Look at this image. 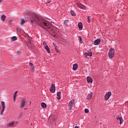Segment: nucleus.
<instances>
[{
    "instance_id": "f257e3e1",
    "label": "nucleus",
    "mask_w": 128,
    "mask_h": 128,
    "mask_svg": "<svg viewBox=\"0 0 128 128\" xmlns=\"http://www.w3.org/2000/svg\"><path fill=\"white\" fill-rule=\"evenodd\" d=\"M33 24H40V26H42L44 30H46L48 32H52V29L50 28V23L44 21L42 19V17L36 14L33 12Z\"/></svg>"
},
{
    "instance_id": "f03ea898",
    "label": "nucleus",
    "mask_w": 128,
    "mask_h": 128,
    "mask_svg": "<svg viewBox=\"0 0 128 128\" xmlns=\"http://www.w3.org/2000/svg\"><path fill=\"white\" fill-rule=\"evenodd\" d=\"M116 52V50L114 48H110L108 52V56L110 58H112L114 56V53Z\"/></svg>"
},
{
    "instance_id": "7ed1b4c3",
    "label": "nucleus",
    "mask_w": 128,
    "mask_h": 128,
    "mask_svg": "<svg viewBox=\"0 0 128 128\" xmlns=\"http://www.w3.org/2000/svg\"><path fill=\"white\" fill-rule=\"evenodd\" d=\"M74 100H72L68 104V110H72V107L74 106Z\"/></svg>"
},
{
    "instance_id": "20e7f679",
    "label": "nucleus",
    "mask_w": 128,
    "mask_h": 128,
    "mask_svg": "<svg viewBox=\"0 0 128 128\" xmlns=\"http://www.w3.org/2000/svg\"><path fill=\"white\" fill-rule=\"evenodd\" d=\"M76 6L79 8H81L82 10H86V7L80 2L76 3Z\"/></svg>"
},
{
    "instance_id": "39448f33",
    "label": "nucleus",
    "mask_w": 128,
    "mask_h": 128,
    "mask_svg": "<svg viewBox=\"0 0 128 128\" xmlns=\"http://www.w3.org/2000/svg\"><path fill=\"white\" fill-rule=\"evenodd\" d=\"M111 96H112V92H107L104 96L105 100H108V98H110Z\"/></svg>"
},
{
    "instance_id": "423d86ee",
    "label": "nucleus",
    "mask_w": 128,
    "mask_h": 128,
    "mask_svg": "<svg viewBox=\"0 0 128 128\" xmlns=\"http://www.w3.org/2000/svg\"><path fill=\"white\" fill-rule=\"evenodd\" d=\"M1 104L2 106V110L0 113V114L2 115L4 114V110L6 109V104L4 102H1Z\"/></svg>"
},
{
    "instance_id": "0eeeda50",
    "label": "nucleus",
    "mask_w": 128,
    "mask_h": 128,
    "mask_svg": "<svg viewBox=\"0 0 128 128\" xmlns=\"http://www.w3.org/2000/svg\"><path fill=\"white\" fill-rule=\"evenodd\" d=\"M50 92L53 93L56 92V86H54V84H52L51 87L50 88Z\"/></svg>"
},
{
    "instance_id": "6e6552de",
    "label": "nucleus",
    "mask_w": 128,
    "mask_h": 128,
    "mask_svg": "<svg viewBox=\"0 0 128 128\" xmlns=\"http://www.w3.org/2000/svg\"><path fill=\"white\" fill-rule=\"evenodd\" d=\"M26 106V100H22L20 105V108H24Z\"/></svg>"
},
{
    "instance_id": "1a4fd4ad",
    "label": "nucleus",
    "mask_w": 128,
    "mask_h": 128,
    "mask_svg": "<svg viewBox=\"0 0 128 128\" xmlns=\"http://www.w3.org/2000/svg\"><path fill=\"white\" fill-rule=\"evenodd\" d=\"M18 124V122H9L7 126H14V124Z\"/></svg>"
},
{
    "instance_id": "9d476101",
    "label": "nucleus",
    "mask_w": 128,
    "mask_h": 128,
    "mask_svg": "<svg viewBox=\"0 0 128 128\" xmlns=\"http://www.w3.org/2000/svg\"><path fill=\"white\" fill-rule=\"evenodd\" d=\"M94 46H98L100 44V39L96 40L94 42Z\"/></svg>"
},
{
    "instance_id": "9b49d317",
    "label": "nucleus",
    "mask_w": 128,
    "mask_h": 128,
    "mask_svg": "<svg viewBox=\"0 0 128 128\" xmlns=\"http://www.w3.org/2000/svg\"><path fill=\"white\" fill-rule=\"evenodd\" d=\"M56 116H53L52 118L50 119L52 124H56Z\"/></svg>"
},
{
    "instance_id": "f8f14e48",
    "label": "nucleus",
    "mask_w": 128,
    "mask_h": 128,
    "mask_svg": "<svg viewBox=\"0 0 128 128\" xmlns=\"http://www.w3.org/2000/svg\"><path fill=\"white\" fill-rule=\"evenodd\" d=\"M26 23V20L24 19V18H21L20 19V24H21V26H22V24H24Z\"/></svg>"
},
{
    "instance_id": "ddd939ff",
    "label": "nucleus",
    "mask_w": 128,
    "mask_h": 128,
    "mask_svg": "<svg viewBox=\"0 0 128 128\" xmlns=\"http://www.w3.org/2000/svg\"><path fill=\"white\" fill-rule=\"evenodd\" d=\"M87 81H88V82L92 83V78L90 76H88L87 77Z\"/></svg>"
},
{
    "instance_id": "4468645a",
    "label": "nucleus",
    "mask_w": 128,
    "mask_h": 128,
    "mask_svg": "<svg viewBox=\"0 0 128 128\" xmlns=\"http://www.w3.org/2000/svg\"><path fill=\"white\" fill-rule=\"evenodd\" d=\"M27 46H28V48H32V44L31 40L28 41V42L27 43Z\"/></svg>"
},
{
    "instance_id": "2eb2a0df",
    "label": "nucleus",
    "mask_w": 128,
    "mask_h": 128,
    "mask_svg": "<svg viewBox=\"0 0 128 128\" xmlns=\"http://www.w3.org/2000/svg\"><path fill=\"white\" fill-rule=\"evenodd\" d=\"M92 98V92H90V94H88L87 96V100H90Z\"/></svg>"
},
{
    "instance_id": "dca6fc26",
    "label": "nucleus",
    "mask_w": 128,
    "mask_h": 128,
    "mask_svg": "<svg viewBox=\"0 0 128 128\" xmlns=\"http://www.w3.org/2000/svg\"><path fill=\"white\" fill-rule=\"evenodd\" d=\"M78 28L79 30H82V22H80L78 24Z\"/></svg>"
},
{
    "instance_id": "f3484780",
    "label": "nucleus",
    "mask_w": 128,
    "mask_h": 128,
    "mask_svg": "<svg viewBox=\"0 0 128 128\" xmlns=\"http://www.w3.org/2000/svg\"><path fill=\"white\" fill-rule=\"evenodd\" d=\"M45 50H46L47 52H48V54L50 53V50L48 46H45Z\"/></svg>"
},
{
    "instance_id": "a211bd4d",
    "label": "nucleus",
    "mask_w": 128,
    "mask_h": 128,
    "mask_svg": "<svg viewBox=\"0 0 128 128\" xmlns=\"http://www.w3.org/2000/svg\"><path fill=\"white\" fill-rule=\"evenodd\" d=\"M78 64H75L73 65V70H78Z\"/></svg>"
},
{
    "instance_id": "6ab92c4d",
    "label": "nucleus",
    "mask_w": 128,
    "mask_h": 128,
    "mask_svg": "<svg viewBox=\"0 0 128 128\" xmlns=\"http://www.w3.org/2000/svg\"><path fill=\"white\" fill-rule=\"evenodd\" d=\"M6 18V16L5 15H2V16H1V20H2L3 21V22H5Z\"/></svg>"
},
{
    "instance_id": "aec40b11",
    "label": "nucleus",
    "mask_w": 128,
    "mask_h": 128,
    "mask_svg": "<svg viewBox=\"0 0 128 128\" xmlns=\"http://www.w3.org/2000/svg\"><path fill=\"white\" fill-rule=\"evenodd\" d=\"M41 106L43 108H46V104L44 102H42Z\"/></svg>"
},
{
    "instance_id": "412c9836",
    "label": "nucleus",
    "mask_w": 128,
    "mask_h": 128,
    "mask_svg": "<svg viewBox=\"0 0 128 128\" xmlns=\"http://www.w3.org/2000/svg\"><path fill=\"white\" fill-rule=\"evenodd\" d=\"M60 94H61V92H58L57 93V96H58V100H60Z\"/></svg>"
},
{
    "instance_id": "4be33fe9",
    "label": "nucleus",
    "mask_w": 128,
    "mask_h": 128,
    "mask_svg": "<svg viewBox=\"0 0 128 128\" xmlns=\"http://www.w3.org/2000/svg\"><path fill=\"white\" fill-rule=\"evenodd\" d=\"M70 14L73 16H76V13H74V12L72 10H70Z\"/></svg>"
},
{
    "instance_id": "5701e85b",
    "label": "nucleus",
    "mask_w": 128,
    "mask_h": 128,
    "mask_svg": "<svg viewBox=\"0 0 128 128\" xmlns=\"http://www.w3.org/2000/svg\"><path fill=\"white\" fill-rule=\"evenodd\" d=\"M87 54H88V56H92V50H90L88 51V52L87 53Z\"/></svg>"
},
{
    "instance_id": "b1692460",
    "label": "nucleus",
    "mask_w": 128,
    "mask_h": 128,
    "mask_svg": "<svg viewBox=\"0 0 128 128\" xmlns=\"http://www.w3.org/2000/svg\"><path fill=\"white\" fill-rule=\"evenodd\" d=\"M53 45L54 46V48H55V50H56V52H59L60 50H58V48H57L56 46V44H54V43H53Z\"/></svg>"
},
{
    "instance_id": "393cba45",
    "label": "nucleus",
    "mask_w": 128,
    "mask_h": 128,
    "mask_svg": "<svg viewBox=\"0 0 128 128\" xmlns=\"http://www.w3.org/2000/svg\"><path fill=\"white\" fill-rule=\"evenodd\" d=\"M68 20H66L64 21V24H65L66 26H68Z\"/></svg>"
},
{
    "instance_id": "a878e982",
    "label": "nucleus",
    "mask_w": 128,
    "mask_h": 128,
    "mask_svg": "<svg viewBox=\"0 0 128 128\" xmlns=\"http://www.w3.org/2000/svg\"><path fill=\"white\" fill-rule=\"evenodd\" d=\"M12 40L13 41H14V40H18V38H16V36H14L12 38Z\"/></svg>"
},
{
    "instance_id": "bb28decb",
    "label": "nucleus",
    "mask_w": 128,
    "mask_h": 128,
    "mask_svg": "<svg viewBox=\"0 0 128 128\" xmlns=\"http://www.w3.org/2000/svg\"><path fill=\"white\" fill-rule=\"evenodd\" d=\"M120 124H122V122H124V120L122 119V118H120Z\"/></svg>"
},
{
    "instance_id": "cd10ccee",
    "label": "nucleus",
    "mask_w": 128,
    "mask_h": 128,
    "mask_svg": "<svg viewBox=\"0 0 128 128\" xmlns=\"http://www.w3.org/2000/svg\"><path fill=\"white\" fill-rule=\"evenodd\" d=\"M18 94V91H16L14 94V98H16V94Z\"/></svg>"
},
{
    "instance_id": "c85d7f7f",
    "label": "nucleus",
    "mask_w": 128,
    "mask_h": 128,
    "mask_svg": "<svg viewBox=\"0 0 128 128\" xmlns=\"http://www.w3.org/2000/svg\"><path fill=\"white\" fill-rule=\"evenodd\" d=\"M79 38H80V44H82V37H80V36H79Z\"/></svg>"
},
{
    "instance_id": "c756f323",
    "label": "nucleus",
    "mask_w": 128,
    "mask_h": 128,
    "mask_svg": "<svg viewBox=\"0 0 128 128\" xmlns=\"http://www.w3.org/2000/svg\"><path fill=\"white\" fill-rule=\"evenodd\" d=\"M84 112H85L86 114H88V112H90V110L88 108H85Z\"/></svg>"
},
{
    "instance_id": "7c9ffc66",
    "label": "nucleus",
    "mask_w": 128,
    "mask_h": 128,
    "mask_svg": "<svg viewBox=\"0 0 128 128\" xmlns=\"http://www.w3.org/2000/svg\"><path fill=\"white\" fill-rule=\"evenodd\" d=\"M43 45L44 46V48H46V46H48V45H46V42L44 41L43 42Z\"/></svg>"
},
{
    "instance_id": "2f4dec72",
    "label": "nucleus",
    "mask_w": 128,
    "mask_h": 128,
    "mask_svg": "<svg viewBox=\"0 0 128 128\" xmlns=\"http://www.w3.org/2000/svg\"><path fill=\"white\" fill-rule=\"evenodd\" d=\"M88 22L89 24L90 23V16L88 17Z\"/></svg>"
},
{
    "instance_id": "473e14b6",
    "label": "nucleus",
    "mask_w": 128,
    "mask_h": 128,
    "mask_svg": "<svg viewBox=\"0 0 128 128\" xmlns=\"http://www.w3.org/2000/svg\"><path fill=\"white\" fill-rule=\"evenodd\" d=\"M29 66H30V67L32 68V62H30L29 64Z\"/></svg>"
},
{
    "instance_id": "72a5a7b5",
    "label": "nucleus",
    "mask_w": 128,
    "mask_h": 128,
    "mask_svg": "<svg viewBox=\"0 0 128 128\" xmlns=\"http://www.w3.org/2000/svg\"><path fill=\"white\" fill-rule=\"evenodd\" d=\"M22 116V113H20L19 116H18V118H20V117Z\"/></svg>"
},
{
    "instance_id": "f704fd0d",
    "label": "nucleus",
    "mask_w": 128,
    "mask_h": 128,
    "mask_svg": "<svg viewBox=\"0 0 128 128\" xmlns=\"http://www.w3.org/2000/svg\"><path fill=\"white\" fill-rule=\"evenodd\" d=\"M84 56L85 58H88V53H85Z\"/></svg>"
},
{
    "instance_id": "c9c22d12",
    "label": "nucleus",
    "mask_w": 128,
    "mask_h": 128,
    "mask_svg": "<svg viewBox=\"0 0 128 128\" xmlns=\"http://www.w3.org/2000/svg\"><path fill=\"white\" fill-rule=\"evenodd\" d=\"M50 0H47L46 4H50Z\"/></svg>"
},
{
    "instance_id": "e433bc0d",
    "label": "nucleus",
    "mask_w": 128,
    "mask_h": 128,
    "mask_svg": "<svg viewBox=\"0 0 128 128\" xmlns=\"http://www.w3.org/2000/svg\"><path fill=\"white\" fill-rule=\"evenodd\" d=\"M116 118L118 119V120H120V118H122V117H120L119 116H117L116 117Z\"/></svg>"
},
{
    "instance_id": "4c0bfd02",
    "label": "nucleus",
    "mask_w": 128,
    "mask_h": 128,
    "mask_svg": "<svg viewBox=\"0 0 128 128\" xmlns=\"http://www.w3.org/2000/svg\"><path fill=\"white\" fill-rule=\"evenodd\" d=\"M52 36H54V38H56V34H52Z\"/></svg>"
},
{
    "instance_id": "58836bf2",
    "label": "nucleus",
    "mask_w": 128,
    "mask_h": 128,
    "mask_svg": "<svg viewBox=\"0 0 128 128\" xmlns=\"http://www.w3.org/2000/svg\"><path fill=\"white\" fill-rule=\"evenodd\" d=\"M14 102H16V98H14Z\"/></svg>"
},
{
    "instance_id": "ea45409f",
    "label": "nucleus",
    "mask_w": 128,
    "mask_h": 128,
    "mask_svg": "<svg viewBox=\"0 0 128 128\" xmlns=\"http://www.w3.org/2000/svg\"><path fill=\"white\" fill-rule=\"evenodd\" d=\"M12 22V20H10L9 22L10 23V22Z\"/></svg>"
},
{
    "instance_id": "a19ab883",
    "label": "nucleus",
    "mask_w": 128,
    "mask_h": 128,
    "mask_svg": "<svg viewBox=\"0 0 128 128\" xmlns=\"http://www.w3.org/2000/svg\"><path fill=\"white\" fill-rule=\"evenodd\" d=\"M20 30V28H17V30Z\"/></svg>"
},
{
    "instance_id": "79ce46f5",
    "label": "nucleus",
    "mask_w": 128,
    "mask_h": 128,
    "mask_svg": "<svg viewBox=\"0 0 128 128\" xmlns=\"http://www.w3.org/2000/svg\"><path fill=\"white\" fill-rule=\"evenodd\" d=\"M2 0H0V2H2Z\"/></svg>"
},
{
    "instance_id": "37998d69",
    "label": "nucleus",
    "mask_w": 128,
    "mask_h": 128,
    "mask_svg": "<svg viewBox=\"0 0 128 128\" xmlns=\"http://www.w3.org/2000/svg\"><path fill=\"white\" fill-rule=\"evenodd\" d=\"M24 110H26V108H25Z\"/></svg>"
},
{
    "instance_id": "c03bdc74",
    "label": "nucleus",
    "mask_w": 128,
    "mask_h": 128,
    "mask_svg": "<svg viewBox=\"0 0 128 128\" xmlns=\"http://www.w3.org/2000/svg\"><path fill=\"white\" fill-rule=\"evenodd\" d=\"M31 125L32 126V123L31 124Z\"/></svg>"
},
{
    "instance_id": "a18cd8bd",
    "label": "nucleus",
    "mask_w": 128,
    "mask_h": 128,
    "mask_svg": "<svg viewBox=\"0 0 128 128\" xmlns=\"http://www.w3.org/2000/svg\"><path fill=\"white\" fill-rule=\"evenodd\" d=\"M30 104H32V102H30Z\"/></svg>"
}]
</instances>
